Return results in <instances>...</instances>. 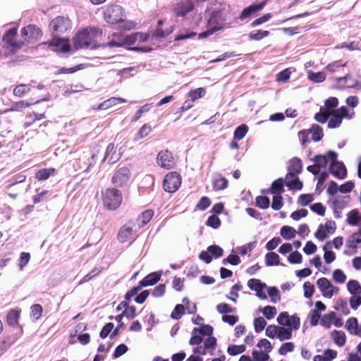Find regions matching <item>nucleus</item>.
Wrapping results in <instances>:
<instances>
[{"instance_id":"obj_28","label":"nucleus","mask_w":361,"mask_h":361,"mask_svg":"<svg viewBox=\"0 0 361 361\" xmlns=\"http://www.w3.org/2000/svg\"><path fill=\"white\" fill-rule=\"evenodd\" d=\"M285 184L288 189L291 190H300L303 186L302 182L300 181L299 178L296 176H294V177H288V179L287 178V176H286Z\"/></svg>"},{"instance_id":"obj_20","label":"nucleus","mask_w":361,"mask_h":361,"mask_svg":"<svg viewBox=\"0 0 361 361\" xmlns=\"http://www.w3.org/2000/svg\"><path fill=\"white\" fill-rule=\"evenodd\" d=\"M336 80L341 84L343 82V87L361 89V82L357 80L353 79V76L350 74L337 78Z\"/></svg>"},{"instance_id":"obj_19","label":"nucleus","mask_w":361,"mask_h":361,"mask_svg":"<svg viewBox=\"0 0 361 361\" xmlns=\"http://www.w3.org/2000/svg\"><path fill=\"white\" fill-rule=\"evenodd\" d=\"M20 32L22 36L27 37V38L25 39L26 41L42 35V30L35 25H29L23 27Z\"/></svg>"},{"instance_id":"obj_36","label":"nucleus","mask_w":361,"mask_h":361,"mask_svg":"<svg viewBox=\"0 0 361 361\" xmlns=\"http://www.w3.org/2000/svg\"><path fill=\"white\" fill-rule=\"evenodd\" d=\"M296 230L290 226H283L281 227L280 234L283 238L290 240L296 235Z\"/></svg>"},{"instance_id":"obj_47","label":"nucleus","mask_w":361,"mask_h":361,"mask_svg":"<svg viewBox=\"0 0 361 361\" xmlns=\"http://www.w3.org/2000/svg\"><path fill=\"white\" fill-rule=\"evenodd\" d=\"M247 286L250 290L259 292L260 288H267L265 283H262L259 279H251L247 281Z\"/></svg>"},{"instance_id":"obj_62","label":"nucleus","mask_w":361,"mask_h":361,"mask_svg":"<svg viewBox=\"0 0 361 361\" xmlns=\"http://www.w3.org/2000/svg\"><path fill=\"white\" fill-rule=\"evenodd\" d=\"M43 311L42 306L39 304H35L31 306V316L32 317L37 320L39 319L41 316Z\"/></svg>"},{"instance_id":"obj_16","label":"nucleus","mask_w":361,"mask_h":361,"mask_svg":"<svg viewBox=\"0 0 361 361\" xmlns=\"http://www.w3.org/2000/svg\"><path fill=\"white\" fill-rule=\"evenodd\" d=\"M302 169V164L300 159L294 157L290 160V164L288 168V173L286 174L287 178L288 177H294L301 173Z\"/></svg>"},{"instance_id":"obj_44","label":"nucleus","mask_w":361,"mask_h":361,"mask_svg":"<svg viewBox=\"0 0 361 361\" xmlns=\"http://www.w3.org/2000/svg\"><path fill=\"white\" fill-rule=\"evenodd\" d=\"M331 111L325 108H321L320 111L314 115V119L321 123H325L330 117Z\"/></svg>"},{"instance_id":"obj_13","label":"nucleus","mask_w":361,"mask_h":361,"mask_svg":"<svg viewBox=\"0 0 361 361\" xmlns=\"http://www.w3.org/2000/svg\"><path fill=\"white\" fill-rule=\"evenodd\" d=\"M157 161L158 165L164 169H171L176 166L172 152L168 149L160 151L157 154Z\"/></svg>"},{"instance_id":"obj_23","label":"nucleus","mask_w":361,"mask_h":361,"mask_svg":"<svg viewBox=\"0 0 361 361\" xmlns=\"http://www.w3.org/2000/svg\"><path fill=\"white\" fill-rule=\"evenodd\" d=\"M16 342V338L11 335H5L0 338V355L4 354Z\"/></svg>"},{"instance_id":"obj_1","label":"nucleus","mask_w":361,"mask_h":361,"mask_svg":"<svg viewBox=\"0 0 361 361\" xmlns=\"http://www.w3.org/2000/svg\"><path fill=\"white\" fill-rule=\"evenodd\" d=\"M213 327L209 324H204L200 329L195 328L192 332V336L189 341L191 345H197L193 348V353L198 355H214L216 346V338L212 336Z\"/></svg>"},{"instance_id":"obj_15","label":"nucleus","mask_w":361,"mask_h":361,"mask_svg":"<svg viewBox=\"0 0 361 361\" xmlns=\"http://www.w3.org/2000/svg\"><path fill=\"white\" fill-rule=\"evenodd\" d=\"M17 35V28L13 27L9 29L3 37V41L11 47L15 49H20L23 45V42H17L15 41V37Z\"/></svg>"},{"instance_id":"obj_7","label":"nucleus","mask_w":361,"mask_h":361,"mask_svg":"<svg viewBox=\"0 0 361 361\" xmlns=\"http://www.w3.org/2000/svg\"><path fill=\"white\" fill-rule=\"evenodd\" d=\"M131 176L130 170L128 167H119L114 172L111 182L116 187H123L128 184Z\"/></svg>"},{"instance_id":"obj_50","label":"nucleus","mask_w":361,"mask_h":361,"mask_svg":"<svg viewBox=\"0 0 361 361\" xmlns=\"http://www.w3.org/2000/svg\"><path fill=\"white\" fill-rule=\"evenodd\" d=\"M152 126L149 123H145L137 131L136 139L141 140L147 137L152 132Z\"/></svg>"},{"instance_id":"obj_21","label":"nucleus","mask_w":361,"mask_h":361,"mask_svg":"<svg viewBox=\"0 0 361 361\" xmlns=\"http://www.w3.org/2000/svg\"><path fill=\"white\" fill-rule=\"evenodd\" d=\"M165 22L166 20H159L158 21L157 27L153 33V36L155 38H164L173 32L174 27L172 25L165 30L162 27Z\"/></svg>"},{"instance_id":"obj_14","label":"nucleus","mask_w":361,"mask_h":361,"mask_svg":"<svg viewBox=\"0 0 361 361\" xmlns=\"http://www.w3.org/2000/svg\"><path fill=\"white\" fill-rule=\"evenodd\" d=\"M49 47H53L56 51L67 53L71 50L70 42L68 38L54 37L47 43Z\"/></svg>"},{"instance_id":"obj_5","label":"nucleus","mask_w":361,"mask_h":361,"mask_svg":"<svg viewBox=\"0 0 361 361\" xmlns=\"http://www.w3.org/2000/svg\"><path fill=\"white\" fill-rule=\"evenodd\" d=\"M181 183L182 178L178 172H169L164 177L163 188L168 192H174L178 190Z\"/></svg>"},{"instance_id":"obj_45","label":"nucleus","mask_w":361,"mask_h":361,"mask_svg":"<svg viewBox=\"0 0 361 361\" xmlns=\"http://www.w3.org/2000/svg\"><path fill=\"white\" fill-rule=\"evenodd\" d=\"M248 127L245 124H241L238 126L233 133L234 140H242L247 133Z\"/></svg>"},{"instance_id":"obj_40","label":"nucleus","mask_w":361,"mask_h":361,"mask_svg":"<svg viewBox=\"0 0 361 361\" xmlns=\"http://www.w3.org/2000/svg\"><path fill=\"white\" fill-rule=\"evenodd\" d=\"M283 185V178H280L276 179L271 184V187L270 188L271 192L278 195H281L284 191Z\"/></svg>"},{"instance_id":"obj_56","label":"nucleus","mask_w":361,"mask_h":361,"mask_svg":"<svg viewBox=\"0 0 361 361\" xmlns=\"http://www.w3.org/2000/svg\"><path fill=\"white\" fill-rule=\"evenodd\" d=\"M330 116L331 117L329 120L328 127L329 128H338L342 123V120L339 117H338L335 114H333L331 111L330 112Z\"/></svg>"},{"instance_id":"obj_57","label":"nucleus","mask_w":361,"mask_h":361,"mask_svg":"<svg viewBox=\"0 0 361 361\" xmlns=\"http://www.w3.org/2000/svg\"><path fill=\"white\" fill-rule=\"evenodd\" d=\"M270 200L267 196H257L256 197V205L260 209H265L269 207Z\"/></svg>"},{"instance_id":"obj_11","label":"nucleus","mask_w":361,"mask_h":361,"mask_svg":"<svg viewBox=\"0 0 361 361\" xmlns=\"http://www.w3.org/2000/svg\"><path fill=\"white\" fill-rule=\"evenodd\" d=\"M133 224H134L132 221H129L120 228L117 235V239L119 242L123 243L133 240L135 238Z\"/></svg>"},{"instance_id":"obj_52","label":"nucleus","mask_w":361,"mask_h":361,"mask_svg":"<svg viewBox=\"0 0 361 361\" xmlns=\"http://www.w3.org/2000/svg\"><path fill=\"white\" fill-rule=\"evenodd\" d=\"M138 37H141V35L138 33L124 35L123 47H130L133 46L137 42Z\"/></svg>"},{"instance_id":"obj_24","label":"nucleus","mask_w":361,"mask_h":361,"mask_svg":"<svg viewBox=\"0 0 361 361\" xmlns=\"http://www.w3.org/2000/svg\"><path fill=\"white\" fill-rule=\"evenodd\" d=\"M345 328L350 334L361 337V329L355 317H350L346 321Z\"/></svg>"},{"instance_id":"obj_42","label":"nucleus","mask_w":361,"mask_h":361,"mask_svg":"<svg viewBox=\"0 0 361 361\" xmlns=\"http://www.w3.org/2000/svg\"><path fill=\"white\" fill-rule=\"evenodd\" d=\"M361 243V236L357 233H353L346 241V245L349 248L357 249V245Z\"/></svg>"},{"instance_id":"obj_8","label":"nucleus","mask_w":361,"mask_h":361,"mask_svg":"<svg viewBox=\"0 0 361 361\" xmlns=\"http://www.w3.org/2000/svg\"><path fill=\"white\" fill-rule=\"evenodd\" d=\"M105 20L111 23L116 24L123 21V8L118 5L109 6L104 13Z\"/></svg>"},{"instance_id":"obj_48","label":"nucleus","mask_w":361,"mask_h":361,"mask_svg":"<svg viewBox=\"0 0 361 361\" xmlns=\"http://www.w3.org/2000/svg\"><path fill=\"white\" fill-rule=\"evenodd\" d=\"M361 221V216L357 210H352L348 214L347 222L352 226H356Z\"/></svg>"},{"instance_id":"obj_25","label":"nucleus","mask_w":361,"mask_h":361,"mask_svg":"<svg viewBox=\"0 0 361 361\" xmlns=\"http://www.w3.org/2000/svg\"><path fill=\"white\" fill-rule=\"evenodd\" d=\"M46 116L44 113L42 114H37L35 112L29 113L25 115L24 122H23V127L27 128L30 127L32 125H33L37 121L42 120L43 118H45Z\"/></svg>"},{"instance_id":"obj_58","label":"nucleus","mask_w":361,"mask_h":361,"mask_svg":"<svg viewBox=\"0 0 361 361\" xmlns=\"http://www.w3.org/2000/svg\"><path fill=\"white\" fill-rule=\"evenodd\" d=\"M185 314V307L183 305H176L171 312V317L174 319H179Z\"/></svg>"},{"instance_id":"obj_27","label":"nucleus","mask_w":361,"mask_h":361,"mask_svg":"<svg viewBox=\"0 0 361 361\" xmlns=\"http://www.w3.org/2000/svg\"><path fill=\"white\" fill-rule=\"evenodd\" d=\"M161 278V274L157 272H152L144 277L140 281V286L145 287L153 286L157 283Z\"/></svg>"},{"instance_id":"obj_6","label":"nucleus","mask_w":361,"mask_h":361,"mask_svg":"<svg viewBox=\"0 0 361 361\" xmlns=\"http://www.w3.org/2000/svg\"><path fill=\"white\" fill-rule=\"evenodd\" d=\"M228 14L229 9L226 7L214 10L207 21V25L209 27H219V30H221L223 28L222 25L228 18Z\"/></svg>"},{"instance_id":"obj_46","label":"nucleus","mask_w":361,"mask_h":361,"mask_svg":"<svg viewBox=\"0 0 361 361\" xmlns=\"http://www.w3.org/2000/svg\"><path fill=\"white\" fill-rule=\"evenodd\" d=\"M335 317L336 313L334 312H331L326 314H324L321 318L320 324L325 328L329 329Z\"/></svg>"},{"instance_id":"obj_33","label":"nucleus","mask_w":361,"mask_h":361,"mask_svg":"<svg viewBox=\"0 0 361 361\" xmlns=\"http://www.w3.org/2000/svg\"><path fill=\"white\" fill-rule=\"evenodd\" d=\"M347 63L348 62L344 61L343 60H337L331 63H329L325 67V69L330 73L337 72L339 71L341 68L345 67L347 66Z\"/></svg>"},{"instance_id":"obj_30","label":"nucleus","mask_w":361,"mask_h":361,"mask_svg":"<svg viewBox=\"0 0 361 361\" xmlns=\"http://www.w3.org/2000/svg\"><path fill=\"white\" fill-rule=\"evenodd\" d=\"M331 338L334 343L339 347L343 346L346 342L345 334L342 331L334 330L331 332Z\"/></svg>"},{"instance_id":"obj_54","label":"nucleus","mask_w":361,"mask_h":361,"mask_svg":"<svg viewBox=\"0 0 361 361\" xmlns=\"http://www.w3.org/2000/svg\"><path fill=\"white\" fill-rule=\"evenodd\" d=\"M328 154L326 156L325 155H316L312 159V161L314 162L316 165H317L320 169L325 168L328 164Z\"/></svg>"},{"instance_id":"obj_43","label":"nucleus","mask_w":361,"mask_h":361,"mask_svg":"<svg viewBox=\"0 0 361 361\" xmlns=\"http://www.w3.org/2000/svg\"><path fill=\"white\" fill-rule=\"evenodd\" d=\"M51 192L50 190H43L41 192L37 193L34 195L32 197L33 202L35 204H38L44 202L48 201L49 197L51 196Z\"/></svg>"},{"instance_id":"obj_9","label":"nucleus","mask_w":361,"mask_h":361,"mask_svg":"<svg viewBox=\"0 0 361 361\" xmlns=\"http://www.w3.org/2000/svg\"><path fill=\"white\" fill-rule=\"evenodd\" d=\"M53 32L63 33L71 27V21L68 17L57 16L49 23Z\"/></svg>"},{"instance_id":"obj_29","label":"nucleus","mask_w":361,"mask_h":361,"mask_svg":"<svg viewBox=\"0 0 361 361\" xmlns=\"http://www.w3.org/2000/svg\"><path fill=\"white\" fill-rule=\"evenodd\" d=\"M154 216V211L152 209H147L144 211L138 216L137 219V224L139 228H142L147 224Z\"/></svg>"},{"instance_id":"obj_55","label":"nucleus","mask_w":361,"mask_h":361,"mask_svg":"<svg viewBox=\"0 0 361 361\" xmlns=\"http://www.w3.org/2000/svg\"><path fill=\"white\" fill-rule=\"evenodd\" d=\"M269 35V32L268 30H257L250 33L249 39L252 40H260Z\"/></svg>"},{"instance_id":"obj_22","label":"nucleus","mask_w":361,"mask_h":361,"mask_svg":"<svg viewBox=\"0 0 361 361\" xmlns=\"http://www.w3.org/2000/svg\"><path fill=\"white\" fill-rule=\"evenodd\" d=\"M124 34L122 32H114L109 37V41L103 47H123Z\"/></svg>"},{"instance_id":"obj_12","label":"nucleus","mask_w":361,"mask_h":361,"mask_svg":"<svg viewBox=\"0 0 361 361\" xmlns=\"http://www.w3.org/2000/svg\"><path fill=\"white\" fill-rule=\"evenodd\" d=\"M277 322L279 324L287 327H292L294 330H298L300 326V319L296 315L289 316L287 312H283L277 317Z\"/></svg>"},{"instance_id":"obj_32","label":"nucleus","mask_w":361,"mask_h":361,"mask_svg":"<svg viewBox=\"0 0 361 361\" xmlns=\"http://www.w3.org/2000/svg\"><path fill=\"white\" fill-rule=\"evenodd\" d=\"M307 78L314 83L322 82L326 80V74L324 72L307 71Z\"/></svg>"},{"instance_id":"obj_63","label":"nucleus","mask_w":361,"mask_h":361,"mask_svg":"<svg viewBox=\"0 0 361 361\" xmlns=\"http://www.w3.org/2000/svg\"><path fill=\"white\" fill-rule=\"evenodd\" d=\"M290 75L291 72L289 68H286L277 73L276 81L280 82H286L289 80Z\"/></svg>"},{"instance_id":"obj_3","label":"nucleus","mask_w":361,"mask_h":361,"mask_svg":"<svg viewBox=\"0 0 361 361\" xmlns=\"http://www.w3.org/2000/svg\"><path fill=\"white\" fill-rule=\"evenodd\" d=\"M123 200L121 192L116 188H107L102 192V201L104 207L109 210H115L121 204Z\"/></svg>"},{"instance_id":"obj_17","label":"nucleus","mask_w":361,"mask_h":361,"mask_svg":"<svg viewBox=\"0 0 361 361\" xmlns=\"http://www.w3.org/2000/svg\"><path fill=\"white\" fill-rule=\"evenodd\" d=\"M265 4L266 1H263L257 4H251L250 6L245 8L241 12L239 18L241 20L247 19V18L253 15L255 13L261 11L264 8Z\"/></svg>"},{"instance_id":"obj_51","label":"nucleus","mask_w":361,"mask_h":361,"mask_svg":"<svg viewBox=\"0 0 361 361\" xmlns=\"http://www.w3.org/2000/svg\"><path fill=\"white\" fill-rule=\"evenodd\" d=\"M216 310L219 314L225 315L228 313L234 312L235 311V308L226 302H221L216 305Z\"/></svg>"},{"instance_id":"obj_26","label":"nucleus","mask_w":361,"mask_h":361,"mask_svg":"<svg viewBox=\"0 0 361 361\" xmlns=\"http://www.w3.org/2000/svg\"><path fill=\"white\" fill-rule=\"evenodd\" d=\"M56 170L54 168H44L36 171L35 177L39 181H44L56 174Z\"/></svg>"},{"instance_id":"obj_39","label":"nucleus","mask_w":361,"mask_h":361,"mask_svg":"<svg viewBox=\"0 0 361 361\" xmlns=\"http://www.w3.org/2000/svg\"><path fill=\"white\" fill-rule=\"evenodd\" d=\"M228 183L226 178L219 176L213 180V188L215 190H222L228 187Z\"/></svg>"},{"instance_id":"obj_60","label":"nucleus","mask_w":361,"mask_h":361,"mask_svg":"<svg viewBox=\"0 0 361 361\" xmlns=\"http://www.w3.org/2000/svg\"><path fill=\"white\" fill-rule=\"evenodd\" d=\"M245 350V346L244 345H233L228 346L227 352L230 355H236L240 354Z\"/></svg>"},{"instance_id":"obj_35","label":"nucleus","mask_w":361,"mask_h":361,"mask_svg":"<svg viewBox=\"0 0 361 361\" xmlns=\"http://www.w3.org/2000/svg\"><path fill=\"white\" fill-rule=\"evenodd\" d=\"M308 132L312 133V139L314 142L321 140L324 136L322 128L317 124H313Z\"/></svg>"},{"instance_id":"obj_2","label":"nucleus","mask_w":361,"mask_h":361,"mask_svg":"<svg viewBox=\"0 0 361 361\" xmlns=\"http://www.w3.org/2000/svg\"><path fill=\"white\" fill-rule=\"evenodd\" d=\"M100 28L88 27L81 29L73 38V46L75 49L97 48L96 39L101 36Z\"/></svg>"},{"instance_id":"obj_37","label":"nucleus","mask_w":361,"mask_h":361,"mask_svg":"<svg viewBox=\"0 0 361 361\" xmlns=\"http://www.w3.org/2000/svg\"><path fill=\"white\" fill-rule=\"evenodd\" d=\"M30 91V85L27 84H20L13 89V94L18 97H23Z\"/></svg>"},{"instance_id":"obj_64","label":"nucleus","mask_w":361,"mask_h":361,"mask_svg":"<svg viewBox=\"0 0 361 361\" xmlns=\"http://www.w3.org/2000/svg\"><path fill=\"white\" fill-rule=\"evenodd\" d=\"M207 250L209 251L211 255L214 258L221 257L223 255L224 250L223 249L216 245H210L207 247Z\"/></svg>"},{"instance_id":"obj_41","label":"nucleus","mask_w":361,"mask_h":361,"mask_svg":"<svg viewBox=\"0 0 361 361\" xmlns=\"http://www.w3.org/2000/svg\"><path fill=\"white\" fill-rule=\"evenodd\" d=\"M126 102V100L122 98H117V97H111L104 102H102L99 106V109H108L112 106H115L119 103H124Z\"/></svg>"},{"instance_id":"obj_53","label":"nucleus","mask_w":361,"mask_h":361,"mask_svg":"<svg viewBox=\"0 0 361 361\" xmlns=\"http://www.w3.org/2000/svg\"><path fill=\"white\" fill-rule=\"evenodd\" d=\"M102 272V268H94L90 273L86 274L78 283V285H82L89 281L92 280L95 276H98Z\"/></svg>"},{"instance_id":"obj_61","label":"nucleus","mask_w":361,"mask_h":361,"mask_svg":"<svg viewBox=\"0 0 361 361\" xmlns=\"http://www.w3.org/2000/svg\"><path fill=\"white\" fill-rule=\"evenodd\" d=\"M268 294L271 302L276 303L281 300V294L279 289L276 287L268 288Z\"/></svg>"},{"instance_id":"obj_49","label":"nucleus","mask_w":361,"mask_h":361,"mask_svg":"<svg viewBox=\"0 0 361 361\" xmlns=\"http://www.w3.org/2000/svg\"><path fill=\"white\" fill-rule=\"evenodd\" d=\"M206 94V90L203 87H199L195 90H190L188 93V97H190L194 102L197 99L202 98Z\"/></svg>"},{"instance_id":"obj_4","label":"nucleus","mask_w":361,"mask_h":361,"mask_svg":"<svg viewBox=\"0 0 361 361\" xmlns=\"http://www.w3.org/2000/svg\"><path fill=\"white\" fill-rule=\"evenodd\" d=\"M337 153L334 151L328 152V157L331 160L329 167L330 173L339 179H343L347 176V170L345 165L337 159Z\"/></svg>"},{"instance_id":"obj_31","label":"nucleus","mask_w":361,"mask_h":361,"mask_svg":"<svg viewBox=\"0 0 361 361\" xmlns=\"http://www.w3.org/2000/svg\"><path fill=\"white\" fill-rule=\"evenodd\" d=\"M265 263L268 267L280 265V257L274 252H268L265 255Z\"/></svg>"},{"instance_id":"obj_18","label":"nucleus","mask_w":361,"mask_h":361,"mask_svg":"<svg viewBox=\"0 0 361 361\" xmlns=\"http://www.w3.org/2000/svg\"><path fill=\"white\" fill-rule=\"evenodd\" d=\"M21 310L18 308L11 309L6 314V323L11 327L20 326L19 319L20 317Z\"/></svg>"},{"instance_id":"obj_10","label":"nucleus","mask_w":361,"mask_h":361,"mask_svg":"<svg viewBox=\"0 0 361 361\" xmlns=\"http://www.w3.org/2000/svg\"><path fill=\"white\" fill-rule=\"evenodd\" d=\"M317 286L325 298H331L337 294L339 289L332 285L331 282L325 277L320 278L317 281Z\"/></svg>"},{"instance_id":"obj_38","label":"nucleus","mask_w":361,"mask_h":361,"mask_svg":"<svg viewBox=\"0 0 361 361\" xmlns=\"http://www.w3.org/2000/svg\"><path fill=\"white\" fill-rule=\"evenodd\" d=\"M293 329L292 327L285 328L283 326H279L277 336L278 338L280 341L290 339L293 335Z\"/></svg>"},{"instance_id":"obj_59","label":"nucleus","mask_w":361,"mask_h":361,"mask_svg":"<svg viewBox=\"0 0 361 361\" xmlns=\"http://www.w3.org/2000/svg\"><path fill=\"white\" fill-rule=\"evenodd\" d=\"M211 203L212 202L208 197H202L196 204V209L200 211H204L211 205Z\"/></svg>"},{"instance_id":"obj_34","label":"nucleus","mask_w":361,"mask_h":361,"mask_svg":"<svg viewBox=\"0 0 361 361\" xmlns=\"http://www.w3.org/2000/svg\"><path fill=\"white\" fill-rule=\"evenodd\" d=\"M331 111L333 112V114H335L338 117H339L341 120H343V118H344L351 119L355 116V112L353 111L352 114H350L348 109L345 106H343L337 109L331 110Z\"/></svg>"}]
</instances>
